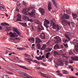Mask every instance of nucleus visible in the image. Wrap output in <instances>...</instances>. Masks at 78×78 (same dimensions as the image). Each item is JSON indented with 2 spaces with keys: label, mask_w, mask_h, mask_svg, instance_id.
<instances>
[{
  "label": "nucleus",
  "mask_w": 78,
  "mask_h": 78,
  "mask_svg": "<svg viewBox=\"0 0 78 78\" xmlns=\"http://www.w3.org/2000/svg\"><path fill=\"white\" fill-rule=\"evenodd\" d=\"M35 8V6L34 5H31V6L29 8H28V9L26 8L23 9L22 13L23 14H25V15H28L29 13L28 10H31V9H34Z\"/></svg>",
  "instance_id": "nucleus-1"
},
{
  "label": "nucleus",
  "mask_w": 78,
  "mask_h": 78,
  "mask_svg": "<svg viewBox=\"0 0 78 78\" xmlns=\"http://www.w3.org/2000/svg\"><path fill=\"white\" fill-rule=\"evenodd\" d=\"M35 22L37 24L39 25L38 29V30H40V31H42V30H44V27H42V23L40 22V21H39L38 20H35Z\"/></svg>",
  "instance_id": "nucleus-2"
},
{
  "label": "nucleus",
  "mask_w": 78,
  "mask_h": 78,
  "mask_svg": "<svg viewBox=\"0 0 78 78\" xmlns=\"http://www.w3.org/2000/svg\"><path fill=\"white\" fill-rule=\"evenodd\" d=\"M78 41L77 39H74L73 42V44L74 45V47L75 48V50L78 52Z\"/></svg>",
  "instance_id": "nucleus-3"
},
{
  "label": "nucleus",
  "mask_w": 78,
  "mask_h": 78,
  "mask_svg": "<svg viewBox=\"0 0 78 78\" xmlns=\"http://www.w3.org/2000/svg\"><path fill=\"white\" fill-rule=\"evenodd\" d=\"M54 38L56 39V40L55 41V44H58V43H59V42H61L62 41L61 39L58 36L55 37Z\"/></svg>",
  "instance_id": "nucleus-4"
},
{
  "label": "nucleus",
  "mask_w": 78,
  "mask_h": 78,
  "mask_svg": "<svg viewBox=\"0 0 78 78\" xmlns=\"http://www.w3.org/2000/svg\"><path fill=\"white\" fill-rule=\"evenodd\" d=\"M29 15L31 17H33V16L36 15V10L34 9H33L32 11V12L30 13H29Z\"/></svg>",
  "instance_id": "nucleus-5"
},
{
  "label": "nucleus",
  "mask_w": 78,
  "mask_h": 78,
  "mask_svg": "<svg viewBox=\"0 0 78 78\" xmlns=\"http://www.w3.org/2000/svg\"><path fill=\"white\" fill-rule=\"evenodd\" d=\"M62 22H63V23H64V26H66V25H67V24L69 25V26H70V22H69L68 21L66 20H62Z\"/></svg>",
  "instance_id": "nucleus-6"
},
{
  "label": "nucleus",
  "mask_w": 78,
  "mask_h": 78,
  "mask_svg": "<svg viewBox=\"0 0 78 78\" xmlns=\"http://www.w3.org/2000/svg\"><path fill=\"white\" fill-rule=\"evenodd\" d=\"M39 11L41 12L42 15H44L45 14V11L43 8H40Z\"/></svg>",
  "instance_id": "nucleus-7"
},
{
  "label": "nucleus",
  "mask_w": 78,
  "mask_h": 78,
  "mask_svg": "<svg viewBox=\"0 0 78 78\" xmlns=\"http://www.w3.org/2000/svg\"><path fill=\"white\" fill-rule=\"evenodd\" d=\"M69 18L70 16H69L67 14H64L61 17L62 19H66V20L69 19Z\"/></svg>",
  "instance_id": "nucleus-8"
},
{
  "label": "nucleus",
  "mask_w": 78,
  "mask_h": 78,
  "mask_svg": "<svg viewBox=\"0 0 78 78\" xmlns=\"http://www.w3.org/2000/svg\"><path fill=\"white\" fill-rule=\"evenodd\" d=\"M48 8L49 11H51V9H52V5H51V3L50 1H49V4L48 6Z\"/></svg>",
  "instance_id": "nucleus-9"
},
{
  "label": "nucleus",
  "mask_w": 78,
  "mask_h": 78,
  "mask_svg": "<svg viewBox=\"0 0 78 78\" xmlns=\"http://www.w3.org/2000/svg\"><path fill=\"white\" fill-rule=\"evenodd\" d=\"M17 16L18 17L17 19V21H19L20 22H22V20H21V19H22L21 15H20V14H18Z\"/></svg>",
  "instance_id": "nucleus-10"
},
{
  "label": "nucleus",
  "mask_w": 78,
  "mask_h": 78,
  "mask_svg": "<svg viewBox=\"0 0 78 78\" xmlns=\"http://www.w3.org/2000/svg\"><path fill=\"white\" fill-rule=\"evenodd\" d=\"M16 66H18V67H21V68H23V69H25L26 70H30V69H28L27 67H26L24 66H22L17 64H16Z\"/></svg>",
  "instance_id": "nucleus-11"
},
{
  "label": "nucleus",
  "mask_w": 78,
  "mask_h": 78,
  "mask_svg": "<svg viewBox=\"0 0 78 78\" xmlns=\"http://www.w3.org/2000/svg\"><path fill=\"white\" fill-rule=\"evenodd\" d=\"M39 74L40 75L42 76H43V77H45V78H49V77L48 76H47V75L44 74L41 72Z\"/></svg>",
  "instance_id": "nucleus-12"
},
{
  "label": "nucleus",
  "mask_w": 78,
  "mask_h": 78,
  "mask_svg": "<svg viewBox=\"0 0 78 78\" xmlns=\"http://www.w3.org/2000/svg\"><path fill=\"white\" fill-rule=\"evenodd\" d=\"M40 37L42 39H45V35L44 33H42L40 34Z\"/></svg>",
  "instance_id": "nucleus-13"
},
{
  "label": "nucleus",
  "mask_w": 78,
  "mask_h": 78,
  "mask_svg": "<svg viewBox=\"0 0 78 78\" xmlns=\"http://www.w3.org/2000/svg\"><path fill=\"white\" fill-rule=\"evenodd\" d=\"M35 41L36 44H39V43L42 42V41L41 40V39L38 38H36V40Z\"/></svg>",
  "instance_id": "nucleus-14"
},
{
  "label": "nucleus",
  "mask_w": 78,
  "mask_h": 78,
  "mask_svg": "<svg viewBox=\"0 0 78 78\" xmlns=\"http://www.w3.org/2000/svg\"><path fill=\"white\" fill-rule=\"evenodd\" d=\"M30 42H32V43H34V38L33 37H31L28 39Z\"/></svg>",
  "instance_id": "nucleus-15"
},
{
  "label": "nucleus",
  "mask_w": 78,
  "mask_h": 78,
  "mask_svg": "<svg viewBox=\"0 0 78 78\" xmlns=\"http://www.w3.org/2000/svg\"><path fill=\"white\" fill-rule=\"evenodd\" d=\"M71 58L73 61H78V57L77 56H76L74 57H72Z\"/></svg>",
  "instance_id": "nucleus-16"
},
{
  "label": "nucleus",
  "mask_w": 78,
  "mask_h": 78,
  "mask_svg": "<svg viewBox=\"0 0 78 78\" xmlns=\"http://www.w3.org/2000/svg\"><path fill=\"white\" fill-rule=\"evenodd\" d=\"M13 70H16V72H17V73H20L21 72H23V71L22 70H20L19 69H16V68H15L13 69Z\"/></svg>",
  "instance_id": "nucleus-17"
},
{
  "label": "nucleus",
  "mask_w": 78,
  "mask_h": 78,
  "mask_svg": "<svg viewBox=\"0 0 78 78\" xmlns=\"http://www.w3.org/2000/svg\"><path fill=\"white\" fill-rule=\"evenodd\" d=\"M46 47H47V45H46V44H44L42 48H40V50H41V51L44 50L45 49V48H46Z\"/></svg>",
  "instance_id": "nucleus-18"
},
{
  "label": "nucleus",
  "mask_w": 78,
  "mask_h": 78,
  "mask_svg": "<svg viewBox=\"0 0 78 78\" xmlns=\"http://www.w3.org/2000/svg\"><path fill=\"white\" fill-rule=\"evenodd\" d=\"M49 24H50V22H49L48 20L45 19L44 22V24L49 25Z\"/></svg>",
  "instance_id": "nucleus-19"
},
{
  "label": "nucleus",
  "mask_w": 78,
  "mask_h": 78,
  "mask_svg": "<svg viewBox=\"0 0 78 78\" xmlns=\"http://www.w3.org/2000/svg\"><path fill=\"white\" fill-rule=\"evenodd\" d=\"M59 46L58 44H56V45H55L54 47V49L56 50V49H59Z\"/></svg>",
  "instance_id": "nucleus-20"
},
{
  "label": "nucleus",
  "mask_w": 78,
  "mask_h": 78,
  "mask_svg": "<svg viewBox=\"0 0 78 78\" xmlns=\"http://www.w3.org/2000/svg\"><path fill=\"white\" fill-rule=\"evenodd\" d=\"M20 74L21 76H22V77H23V78H24L25 77L24 76H25L26 75L27 73H22V72H21Z\"/></svg>",
  "instance_id": "nucleus-21"
},
{
  "label": "nucleus",
  "mask_w": 78,
  "mask_h": 78,
  "mask_svg": "<svg viewBox=\"0 0 78 78\" xmlns=\"http://www.w3.org/2000/svg\"><path fill=\"white\" fill-rule=\"evenodd\" d=\"M19 23L23 27H27V23L20 22Z\"/></svg>",
  "instance_id": "nucleus-22"
},
{
  "label": "nucleus",
  "mask_w": 78,
  "mask_h": 78,
  "mask_svg": "<svg viewBox=\"0 0 78 78\" xmlns=\"http://www.w3.org/2000/svg\"><path fill=\"white\" fill-rule=\"evenodd\" d=\"M52 25L53 26V29H55V30H56V29H57L58 25L56 24L55 23H54V24Z\"/></svg>",
  "instance_id": "nucleus-23"
},
{
  "label": "nucleus",
  "mask_w": 78,
  "mask_h": 78,
  "mask_svg": "<svg viewBox=\"0 0 78 78\" xmlns=\"http://www.w3.org/2000/svg\"><path fill=\"white\" fill-rule=\"evenodd\" d=\"M9 35H11L10 36L11 37H15V34H13L12 32H10L9 33Z\"/></svg>",
  "instance_id": "nucleus-24"
},
{
  "label": "nucleus",
  "mask_w": 78,
  "mask_h": 78,
  "mask_svg": "<svg viewBox=\"0 0 78 78\" xmlns=\"http://www.w3.org/2000/svg\"><path fill=\"white\" fill-rule=\"evenodd\" d=\"M62 72L64 74H66V75H68V74L69 73L68 71L64 70H62Z\"/></svg>",
  "instance_id": "nucleus-25"
},
{
  "label": "nucleus",
  "mask_w": 78,
  "mask_h": 78,
  "mask_svg": "<svg viewBox=\"0 0 78 78\" xmlns=\"http://www.w3.org/2000/svg\"><path fill=\"white\" fill-rule=\"evenodd\" d=\"M1 25H2V26H9V24H8L6 23H1Z\"/></svg>",
  "instance_id": "nucleus-26"
},
{
  "label": "nucleus",
  "mask_w": 78,
  "mask_h": 78,
  "mask_svg": "<svg viewBox=\"0 0 78 78\" xmlns=\"http://www.w3.org/2000/svg\"><path fill=\"white\" fill-rule=\"evenodd\" d=\"M38 60H42V56L40 55L39 57L37 56L35 57Z\"/></svg>",
  "instance_id": "nucleus-27"
},
{
  "label": "nucleus",
  "mask_w": 78,
  "mask_h": 78,
  "mask_svg": "<svg viewBox=\"0 0 78 78\" xmlns=\"http://www.w3.org/2000/svg\"><path fill=\"white\" fill-rule=\"evenodd\" d=\"M57 64L58 65H60V66H64V63L62 62V61L59 62V65H58V62H57Z\"/></svg>",
  "instance_id": "nucleus-28"
},
{
  "label": "nucleus",
  "mask_w": 78,
  "mask_h": 78,
  "mask_svg": "<svg viewBox=\"0 0 78 78\" xmlns=\"http://www.w3.org/2000/svg\"><path fill=\"white\" fill-rule=\"evenodd\" d=\"M26 76V77H24V78H33V77L30 76H28V74H26V76Z\"/></svg>",
  "instance_id": "nucleus-29"
},
{
  "label": "nucleus",
  "mask_w": 78,
  "mask_h": 78,
  "mask_svg": "<svg viewBox=\"0 0 78 78\" xmlns=\"http://www.w3.org/2000/svg\"><path fill=\"white\" fill-rule=\"evenodd\" d=\"M23 18L24 20H27V19H28V17L27 16L25 15H23Z\"/></svg>",
  "instance_id": "nucleus-30"
},
{
  "label": "nucleus",
  "mask_w": 78,
  "mask_h": 78,
  "mask_svg": "<svg viewBox=\"0 0 78 78\" xmlns=\"http://www.w3.org/2000/svg\"><path fill=\"white\" fill-rule=\"evenodd\" d=\"M65 36L66 37V38H67V39H69V40H70V37H69V35H67V34H64Z\"/></svg>",
  "instance_id": "nucleus-31"
},
{
  "label": "nucleus",
  "mask_w": 78,
  "mask_h": 78,
  "mask_svg": "<svg viewBox=\"0 0 78 78\" xmlns=\"http://www.w3.org/2000/svg\"><path fill=\"white\" fill-rule=\"evenodd\" d=\"M72 15L74 19L76 18V17H77V15L76 14L72 13Z\"/></svg>",
  "instance_id": "nucleus-32"
},
{
  "label": "nucleus",
  "mask_w": 78,
  "mask_h": 78,
  "mask_svg": "<svg viewBox=\"0 0 78 78\" xmlns=\"http://www.w3.org/2000/svg\"><path fill=\"white\" fill-rule=\"evenodd\" d=\"M33 62H35L36 63H37V64H41V63H40V62H38L37 61V60H36L33 61Z\"/></svg>",
  "instance_id": "nucleus-33"
},
{
  "label": "nucleus",
  "mask_w": 78,
  "mask_h": 78,
  "mask_svg": "<svg viewBox=\"0 0 78 78\" xmlns=\"http://www.w3.org/2000/svg\"><path fill=\"white\" fill-rule=\"evenodd\" d=\"M52 2H53L54 3V5L55 6H57V4H56V2H55V0H52Z\"/></svg>",
  "instance_id": "nucleus-34"
},
{
  "label": "nucleus",
  "mask_w": 78,
  "mask_h": 78,
  "mask_svg": "<svg viewBox=\"0 0 78 78\" xmlns=\"http://www.w3.org/2000/svg\"><path fill=\"white\" fill-rule=\"evenodd\" d=\"M2 78H9V76L7 75H4L3 76Z\"/></svg>",
  "instance_id": "nucleus-35"
},
{
  "label": "nucleus",
  "mask_w": 78,
  "mask_h": 78,
  "mask_svg": "<svg viewBox=\"0 0 78 78\" xmlns=\"http://www.w3.org/2000/svg\"><path fill=\"white\" fill-rule=\"evenodd\" d=\"M55 19H52V21L51 22V23L52 24V25L53 24H54V23H55Z\"/></svg>",
  "instance_id": "nucleus-36"
},
{
  "label": "nucleus",
  "mask_w": 78,
  "mask_h": 78,
  "mask_svg": "<svg viewBox=\"0 0 78 78\" xmlns=\"http://www.w3.org/2000/svg\"><path fill=\"white\" fill-rule=\"evenodd\" d=\"M37 47H38V49H40L41 48V44H40V43H37Z\"/></svg>",
  "instance_id": "nucleus-37"
},
{
  "label": "nucleus",
  "mask_w": 78,
  "mask_h": 78,
  "mask_svg": "<svg viewBox=\"0 0 78 78\" xmlns=\"http://www.w3.org/2000/svg\"><path fill=\"white\" fill-rule=\"evenodd\" d=\"M27 20H28V21H29V22H34V20H33L28 18L27 19Z\"/></svg>",
  "instance_id": "nucleus-38"
},
{
  "label": "nucleus",
  "mask_w": 78,
  "mask_h": 78,
  "mask_svg": "<svg viewBox=\"0 0 78 78\" xmlns=\"http://www.w3.org/2000/svg\"><path fill=\"white\" fill-rule=\"evenodd\" d=\"M24 55L25 56H26V57H27V58H30L31 57V56H30V55H28L27 54H25Z\"/></svg>",
  "instance_id": "nucleus-39"
},
{
  "label": "nucleus",
  "mask_w": 78,
  "mask_h": 78,
  "mask_svg": "<svg viewBox=\"0 0 78 78\" xmlns=\"http://www.w3.org/2000/svg\"><path fill=\"white\" fill-rule=\"evenodd\" d=\"M54 53L55 56H56V55H58V52L56 51H54Z\"/></svg>",
  "instance_id": "nucleus-40"
},
{
  "label": "nucleus",
  "mask_w": 78,
  "mask_h": 78,
  "mask_svg": "<svg viewBox=\"0 0 78 78\" xmlns=\"http://www.w3.org/2000/svg\"><path fill=\"white\" fill-rule=\"evenodd\" d=\"M69 55H72V54H73V51H72V49H71L69 51Z\"/></svg>",
  "instance_id": "nucleus-41"
},
{
  "label": "nucleus",
  "mask_w": 78,
  "mask_h": 78,
  "mask_svg": "<svg viewBox=\"0 0 78 78\" xmlns=\"http://www.w3.org/2000/svg\"><path fill=\"white\" fill-rule=\"evenodd\" d=\"M57 28L58 30H61L62 28L61 27L59 26L58 25Z\"/></svg>",
  "instance_id": "nucleus-42"
},
{
  "label": "nucleus",
  "mask_w": 78,
  "mask_h": 78,
  "mask_svg": "<svg viewBox=\"0 0 78 78\" xmlns=\"http://www.w3.org/2000/svg\"><path fill=\"white\" fill-rule=\"evenodd\" d=\"M7 73L8 74H9V75H14V74H13V73H11V72H10L9 71H7Z\"/></svg>",
  "instance_id": "nucleus-43"
},
{
  "label": "nucleus",
  "mask_w": 78,
  "mask_h": 78,
  "mask_svg": "<svg viewBox=\"0 0 78 78\" xmlns=\"http://www.w3.org/2000/svg\"><path fill=\"white\" fill-rule=\"evenodd\" d=\"M7 66L8 68H9V69H12V66L9 65H8Z\"/></svg>",
  "instance_id": "nucleus-44"
},
{
  "label": "nucleus",
  "mask_w": 78,
  "mask_h": 78,
  "mask_svg": "<svg viewBox=\"0 0 78 78\" xmlns=\"http://www.w3.org/2000/svg\"><path fill=\"white\" fill-rule=\"evenodd\" d=\"M44 26L46 28H49V26L48 24H44Z\"/></svg>",
  "instance_id": "nucleus-45"
},
{
  "label": "nucleus",
  "mask_w": 78,
  "mask_h": 78,
  "mask_svg": "<svg viewBox=\"0 0 78 78\" xmlns=\"http://www.w3.org/2000/svg\"><path fill=\"white\" fill-rule=\"evenodd\" d=\"M58 61L59 62H62V58H60L58 59Z\"/></svg>",
  "instance_id": "nucleus-46"
},
{
  "label": "nucleus",
  "mask_w": 78,
  "mask_h": 78,
  "mask_svg": "<svg viewBox=\"0 0 78 78\" xmlns=\"http://www.w3.org/2000/svg\"><path fill=\"white\" fill-rule=\"evenodd\" d=\"M63 42H64V43H66L67 41H68V40H66L65 39H64L63 40Z\"/></svg>",
  "instance_id": "nucleus-47"
},
{
  "label": "nucleus",
  "mask_w": 78,
  "mask_h": 78,
  "mask_svg": "<svg viewBox=\"0 0 78 78\" xmlns=\"http://www.w3.org/2000/svg\"><path fill=\"white\" fill-rule=\"evenodd\" d=\"M2 10V11H3V10L2 9H6V7H2L1 6L0 7Z\"/></svg>",
  "instance_id": "nucleus-48"
},
{
  "label": "nucleus",
  "mask_w": 78,
  "mask_h": 78,
  "mask_svg": "<svg viewBox=\"0 0 78 78\" xmlns=\"http://www.w3.org/2000/svg\"><path fill=\"white\" fill-rule=\"evenodd\" d=\"M65 64L66 66H68V65H69V62L68 61H66L65 63Z\"/></svg>",
  "instance_id": "nucleus-49"
},
{
  "label": "nucleus",
  "mask_w": 78,
  "mask_h": 78,
  "mask_svg": "<svg viewBox=\"0 0 78 78\" xmlns=\"http://www.w3.org/2000/svg\"><path fill=\"white\" fill-rule=\"evenodd\" d=\"M7 29L9 31H10L12 30V28L11 27H7Z\"/></svg>",
  "instance_id": "nucleus-50"
},
{
  "label": "nucleus",
  "mask_w": 78,
  "mask_h": 78,
  "mask_svg": "<svg viewBox=\"0 0 78 78\" xmlns=\"http://www.w3.org/2000/svg\"><path fill=\"white\" fill-rule=\"evenodd\" d=\"M60 51V53H61L62 55H66V54L63 53H64V52H63L62 50H61Z\"/></svg>",
  "instance_id": "nucleus-51"
},
{
  "label": "nucleus",
  "mask_w": 78,
  "mask_h": 78,
  "mask_svg": "<svg viewBox=\"0 0 78 78\" xmlns=\"http://www.w3.org/2000/svg\"><path fill=\"white\" fill-rule=\"evenodd\" d=\"M64 45L66 48H67V47H68V45L67 44H64Z\"/></svg>",
  "instance_id": "nucleus-52"
},
{
  "label": "nucleus",
  "mask_w": 78,
  "mask_h": 78,
  "mask_svg": "<svg viewBox=\"0 0 78 78\" xmlns=\"http://www.w3.org/2000/svg\"><path fill=\"white\" fill-rule=\"evenodd\" d=\"M48 51H51V48H48Z\"/></svg>",
  "instance_id": "nucleus-53"
},
{
  "label": "nucleus",
  "mask_w": 78,
  "mask_h": 78,
  "mask_svg": "<svg viewBox=\"0 0 78 78\" xmlns=\"http://www.w3.org/2000/svg\"><path fill=\"white\" fill-rule=\"evenodd\" d=\"M14 31H15V32H16V33L18 31V30L16 28L14 29Z\"/></svg>",
  "instance_id": "nucleus-54"
},
{
  "label": "nucleus",
  "mask_w": 78,
  "mask_h": 78,
  "mask_svg": "<svg viewBox=\"0 0 78 78\" xmlns=\"http://www.w3.org/2000/svg\"><path fill=\"white\" fill-rule=\"evenodd\" d=\"M69 63L70 64H72V63H73V61L72 60H70Z\"/></svg>",
  "instance_id": "nucleus-55"
},
{
  "label": "nucleus",
  "mask_w": 78,
  "mask_h": 78,
  "mask_svg": "<svg viewBox=\"0 0 78 78\" xmlns=\"http://www.w3.org/2000/svg\"><path fill=\"white\" fill-rule=\"evenodd\" d=\"M17 49H19V50H22L23 49V48H18V47H17Z\"/></svg>",
  "instance_id": "nucleus-56"
},
{
  "label": "nucleus",
  "mask_w": 78,
  "mask_h": 78,
  "mask_svg": "<svg viewBox=\"0 0 78 78\" xmlns=\"http://www.w3.org/2000/svg\"><path fill=\"white\" fill-rule=\"evenodd\" d=\"M58 75H59L60 76H62V73H59L58 74Z\"/></svg>",
  "instance_id": "nucleus-57"
},
{
  "label": "nucleus",
  "mask_w": 78,
  "mask_h": 78,
  "mask_svg": "<svg viewBox=\"0 0 78 78\" xmlns=\"http://www.w3.org/2000/svg\"><path fill=\"white\" fill-rule=\"evenodd\" d=\"M16 33H17L18 35H20L21 34L18 31L16 32Z\"/></svg>",
  "instance_id": "nucleus-58"
},
{
  "label": "nucleus",
  "mask_w": 78,
  "mask_h": 78,
  "mask_svg": "<svg viewBox=\"0 0 78 78\" xmlns=\"http://www.w3.org/2000/svg\"><path fill=\"white\" fill-rule=\"evenodd\" d=\"M16 11L17 12H19V10L17 7L16 8Z\"/></svg>",
  "instance_id": "nucleus-59"
},
{
  "label": "nucleus",
  "mask_w": 78,
  "mask_h": 78,
  "mask_svg": "<svg viewBox=\"0 0 78 78\" xmlns=\"http://www.w3.org/2000/svg\"><path fill=\"white\" fill-rule=\"evenodd\" d=\"M63 48H64V46L62 45H61L60 48L62 49H63Z\"/></svg>",
  "instance_id": "nucleus-60"
},
{
  "label": "nucleus",
  "mask_w": 78,
  "mask_h": 78,
  "mask_svg": "<svg viewBox=\"0 0 78 78\" xmlns=\"http://www.w3.org/2000/svg\"><path fill=\"white\" fill-rule=\"evenodd\" d=\"M73 66H71V65H69V69H71V68H73Z\"/></svg>",
  "instance_id": "nucleus-61"
},
{
  "label": "nucleus",
  "mask_w": 78,
  "mask_h": 78,
  "mask_svg": "<svg viewBox=\"0 0 78 78\" xmlns=\"http://www.w3.org/2000/svg\"><path fill=\"white\" fill-rule=\"evenodd\" d=\"M16 40H20V38H15Z\"/></svg>",
  "instance_id": "nucleus-62"
},
{
  "label": "nucleus",
  "mask_w": 78,
  "mask_h": 78,
  "mask_svg": "<svg viewBox=\"0 0 78 78\" xmlns=\"http://www.w3.org/2000/svg\"><path fill=\"white\" fill-rule=\"evenodd\" d=\"M48 55H46V58H47V59H48Z\"/></svg>",
  "instance_id": "nucleus-63"
},
{
  "label": "nucleus",
  "mask_w": 78,
  "mask_h": 78,
  "mask_svg": "<svg viewBox=\"0 0 78 78\" xmlns=\"http://www.w3.org/2000/svg\"><path fill=\"white\" fill-rule=\"evenodd\" d=\"M70 78H76L73 76H71L70 77Z\"/></svg>",
  "instance_id": "nucleus-64"
}]
</instances>
